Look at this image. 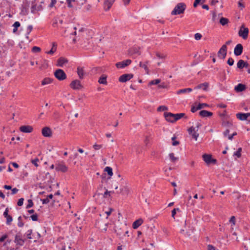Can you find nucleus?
Listing matches in <instances>:
<instances>
[{"label":"nucleus","instance_id":"1","mask_svg":"<svg viewBox=\"0 0 250 250\" xmlns=\"http://www.w3.org/2000/svg\"><path fill=\"white\" fill-rule=\"evenodd\" d=\"M186 8V5L183 2L178 3L171 12L172 15H179L183 13Z\"/></svg>","mask_w":250,"mask_h":250},{"label":"nucleus","instance_id":"2","mask_svg":"<svg viewBox=\"0 0 250 250\" xmlns=\"http://www.w3.org/2000/svg\"><path fill=\"white\" fill-rule=\"evenodd\" d=\"M54 76L56 79L60 81L66 79V74L63 70L61 69H58L55 71Z\"/></svg>","mask_w":250,"mask_h":250},{"label":"nucleus","instance_id":"3","mask_svg":"<svg viewBox=\"0 0 250 250\" xmlns=\"http://www.w3.org/2000/svg\"><path fill=\"white\" fill-rule=\"evenodd\" d=\"M121 228L115 226L114 230L117 235H118L120 238H123V237L125 236L124 230L126 228V225H122V224H121Z\"/></svg>","mask_w":250,"mask_h":250},{"label":"nucleus","instance_id":"4","mask_svg":"<svg viewBox=\"0 0 250 250\" xmlns=\"http://www.w3.org/2000/svg\"><path fill=\"white\" fill-rule=\"evenodd\" d=\"M227 46L226 45H223L217 53L218 57L221 59H224L227 53Z\"/></svg>","mask_w":250,"mask_h":250},{"label":"nucleus","instance_id":"5","mask_svg":"<svg viewBox=\"0 0 250 250\" xmlns=\"http://www.w3.org/2000/svg\"><path fill=\"white\" fill-rule=\"evenodd\" d=\"M248 28H244V25H242L238 32L239 36L242 37L244 39H246L248 38Z\"/></svg>","mask_w":250,"mask_h":250},{"label":"nucleus","instance_id":"6","mask_svg":"<svg viewBox=\"0 0 250 250\" xmlns=\"http://www.w3.org/2000/svg\"><path fill=\"white\" fill-rule=\"evenodd\" d=\"M131 63V60L129 59H127L126 60H124L121 62H118L116 63V66L118 68H123L128 65H129Z\"/></svg>","mask_w":250,"mask_h":250},{"label":"nucleus","instance_id":"7","mask_svg":"<svg viewBox=\"0 0 250 250\" xmlns=\"http://www.w3.org/2000/svg\"><path fill=\"white\" fill-rule=\"evenodd\" d=\"M237 118L241 121L247 120L249 121V117H250V113H238L236 114Z\"/></svg>","mask_w":250,"mask_h":250},{"label":"nucleus","instance_id":"8","mask_svg":"<svg viewBox=\"0 0 250 250\" xmlns=\"http://www.w3.org/2000/svg\"><path fill=\"white\" fill-rule=\"evenodd\" d=\"M133 77L132 74H125L121 75L119 79V81L122 83H125Z\"/></svg>","mask_w":250,"mask_h":250},{"label":"nucleus","instance_id":"9","mask_svg":"<svg viewBox=\"0 0 250 250\" xmlns=\"http://www.w3.org/2000/svg\"><path fill=\"white\" fill-rule=\"evenodd\" d=\"M203 159L207 164L215 163L216 162V160L212 159L211 155L209 154H204L203 155Z\"/></svg>","mask_w":250,"mask_h":250},{"label":"nucleus","instance_id":"10","mask_svg":"<svg viewBox=\"0 0 250 250\" xmlns=\"http://www.w3.org/2000/svg\"><path fill=\"white\" fill-rule=\"evenodd\" d=\"M70 86L71 88L75 90L80 89L82 87L80 81L78 80L73 81L71 83Z\"/></svg>","mask_w":250,"mask_h":250},{"label":"nucleus","instance_id":"11","mask_svg":"<svg viewBox=\"0 0 250 250\" xmlns=\"http://www.w3.org/2000/svg\"><path fill=\"white\" fill-rule=\"evenodd\" d=\"M243 45L240 44H237L234 49V54L235 56H238L242 54L243 52Z\"/></svg>","mask_w":250,"mask_h":250},{"label":"nucleus","instance_id":"12","mask_svg":"<svg viewBox=\"0 0 250 250\" xmlns=\"http://www.w3.org/2000/svg\"><path fill=\"white\" fill-rule=\"evenodd\" d=\"M14 242L17 245L22 246L25 243V239H22L20 234H16L15 237Z\"/></svg>","mask_w":250,"mask_h":250},{"label":"nucleus","instance_id":"13","mask_svg":"<svg viewBox=\"0 0 250 250\" xmlns=\"http://www.w3.org/2000/svg\"><path fill=\"white\" fill-rule=\"evenodd\" d=\"M55 169L57 171L65 172L67 171L68 167L64 164H59L56 165Z\"/></svg>","mask_w":250,"mask_h":250},{"label":"nucleus","instance_id":"14","mask_svg":"<svg viewBox=\"0 0 250 250\" xmlns=\"http://www.w3.org/2000/svg\"><path fill=\"white\" fill-rule=\"evenodd\" d=\"M42 135L45 137H50L52 136L51 129L49 127H44L42 130Z\"/></svg>","mask_w":250,"mask_h":250},{"label":"nucleus","instance_id":"15","mask_svg":"<svg viewBox=\"0 0 250 250\" xmlns=\"http://www.w3.org/2000/svg\"><path fill=\"white\" fill-rule=\"evenodd\" d=\"M33 130V127L30 125H22L20 127V130L23 133H30Z\"/></svg>","mask_w":250,"mask_h":250},{"label":"nucleus","instance_id":"16","mask_svg":"<svg viewBox=\"0 0 250 250\" xmlns=\"http://www.w3.org/2000/svg\"><path fill=\"white\" fill-rule=\"evenodd\" d=\"M188 131L189 134L191 135L193 138H194L195 140H197V138L199 136V133H197L195 131V127L193 126L190 127L188 129Z\"/></svg>","mask_w":250,"mask_h":250},{"label":"nucleus","instance_id":"17","mask_svg":"<svg viewBox=\"0 0 250 250\" xmlns=\"http://www.w3.org/2000/svg\"><path fill=\"white\" fill-rule=\"evenodd\" d=\"M174 114L170 112H165L164 113L166 120L169 122L173 123L175 122L174 120Z\"/></svg>","mask_w":250,"mask_h":250},{"label":"nucleus","instance_id":"18","mask_svg":"<svg viewBox=\"0 0 250 250\" xmlns=\"http://www.w3.org/2000/svg\"><path fill=\"white\" fill-rule=\"evenodd\" d=\"M246 88V86L242 83H239L235 86L234 89L237 92H242L245 90Z\"/></svg>","mask_w":250,"mask_h":250},{"label":"nucleus","instance_id":"19","mask_svg":"<svg viewBox=\"0 0 250 250\" xmlns=\"http://www.w3.org/2000/svg\"><path fill=\"white\" fill-rule=\"evenodd\" d=\"M209 84L208 83L205 82L200 84H198L194 88L195 89H203L204 90L206 91L208 87Z\"/></svg>","mask_w":250,"mask_h":250},{"label":"nucleus","instance_id":"20","mask_svg":"<svg viewBox=\"0 0 250 250\" xmlns=\"http://www.w3.org/2000/svg\"><path fill=\"white\" fill-rule=\"evenodd\" d=\"M199 115L202 117H207L211 116L213 115V113L211 112L203 110L199 112Z\"/></svg>","mask_w":250,"mask_h":250},{"label":"nucleus","instance_id":"21","mask_svg":"<svg viewBox=\"0 0 250 250\" xmlns=\"http://www.w3.org/2000/svg\"><path fill=\"white\" fill-rule=\"evenodd\" d=\"M67 62L68 61L66 59L63 57H60L57 61V65L60 67H62L64 64L67 63Z\"/></svg>","mask_w":250,"mask_h":250},{"label":"nucleus","instance_id":"22","mask_svg":"<svg viewBox=\"0 0 250 250\" xmlns=\"http://www.w3.org/2000/svg\"><path fill=\"white\" fill-rule=\"evenodd\" d=\"M107 76L103 74L99 78L98 83L100 84H107Z\"/></svg>","mask_w":250,"mask_h":250},{"label":"nucleus","instance_id":"23","mask_svg":"<svg viewBox=\"0 0 250 250\" xmlns=\"http://www.w3.org/2000/svg\"><path fill=\"white\" fill-rule=\"evenodd\" d=\"M129 53L131 55L133 54H137L140 55V52L139 51V48L137 46L133 47L132 48L129 49Z\"/></svg>","mask_w":250,"mask_h":250},{"label":"nucleus","instance_id":"24","mask_svg":"<svg viewBox=\"0 0 250 250\" xmlns=\"http://www.w3.org/2000/svg\"><path fill=\"white\" fill-rule=\"evenodd\" d=\"M148 62H149L148 61H146L144 63H143L141 62H140L139 63L140 67L143 68L145 69V70L146 71V73L147 74H149V69L147 66Z\"/></svg>","mask_w":250,"mask_h":250},{"label":"nucleus","instance_id":"25","mask_svg":"<svg viewBox=\"0 0 250 250\" xmlns=\"http://www.w3.org/2000/svg\"><path fill=\"white\" fill-rule=\"evenodd\" d=\"M143 221L142 219H139L134 221L132 225V227L134 229H137L139 226H140L143 223Z\"/></svg>","mask_w":250,"mask_h":250},{"label":"nucleus","instance_id":"26","mask_svg":"<svg viewBox=\"0 0 250 250\" xmlns=\"http://www.w3.org/2000/svg\"><path fill=\"white\" fill-rule=\"evenodd\" d=\"M57 50V44L55 42L52 43V48L48 51H46L45 53L47 54L52 55L54 54L55 52H56Z\"/></svg>","mask_w":250,"mask_h":250},{"label":"nucleus","instance_id":"27","mask_svg":"<svg viewBox=\"0 0 250 250\" xmlns=\"http://www.w3.org/2000/svg\"><path fill=\"white\" fill-rule=\"evenodd\" d=\"M113 4V2L111 1H109L108 0H106L104 2V8L105 11L108 10L110 7H111Z\"/></svg>","mask_w":250,"mask_h":250},{"label":"nucleus","instance_id":"28","mask_svg":"<svg viewBox=\"0 0 250 250\" xmlns=\"http://www.w3.org/2000/svg\"><path fill=\"white\" fill-rule=\"evenodd\" d=\"M192 91V89L191 88H184V89H181L178 90L176 92V93L177 94H180L181 93H189V92H191Z\"/></svg>","mask_w":250,"mask_h":250},{"label":"nucleus","instance_id":"29","mask_svg":"<svg viewBox=\"0 0 250 250\" xmlns=\"http://www.w3.org/2000/svg\"><path fill=\"white\" fill-rule=\"evenodd\" d=\"M77 73L80 79H82L84 75V71L83 68L79 67L77 68Z\"/></svg>","mask_w":250,"mask_h":250},{"label":"nucleus","instance_id":"30","mask_svg":"<svg viewBox=\"0 0 250 250\" xmlns=\"http://www.w3.org/2000/svg\"><path fill=\"white\" fill-rule=\"evenodd\" d=\"M52 82V79L49 78H45L42 81V85H44Z\"/></svg>","mask_w":250,"mask_h":250},{"label":"nucleus","instance_id":"31","mask_svg":"<svg viewBox=\"0 0 250 250\" xmlns=\"http://www.w3.org/2000/svg\"><path fill=\"white\" fill-rule=\"evenodd\" d=\"M185 115V114L183 113L174 114V121L175 122V121L179 120L180 119L183 117Z\"/></svg>","mask_w":250,"mask_h":250},{"label":"nucleus","instance_id":"32","mask_svg":"<svg viewBox=\"0 0 250 250\" xmlns=\"http://www.w3.org/2000/svg\"><path fill=\"white\" fill-rule=\"evenodd\" d=\"M229 20L226 18L222 17L220 20V23L222 25L224 26L228 24Z\"/></svg>","mask_w":250,"mask_h":250},{"label":"nucleus","instance_id":"33","mask_svg":"<svg viewBox=\"0 0 250 250\" xmlns=\"http://www.w3.org/2000/svg\"><path fill=\"white\" fill-rule=\"evenodd\" d=\"M104 171H106L108 175L110 176H112L113 175V172H112V168L111 167H106L104 168Z\"/></svg>","mask_w":250,"mask_h":250},{"label":"nucleus","instance_id":"34","mask_svg":"<svg viewBox=\"0 0 250 250\" xmlns=\"http://www.w3.org/2000/svg\"><path fill=\"white\" fill-rule=\"evenodd\" d=\"M20 25L21 24L19 21L15 22L13 25V26H14L13 32L14 33H15L17 31L18 27H19Z\"/></svg>","mask_w":250,"mask_h":250},{"label":"nucleus","instance_id":"35","mask_svg":"<svg viewBox=\"0 0 250 250\" xmlns=\"http://www.w3.org/2000/svg\"><path fill=\"white\" fill-rule=\"evenodd\" d=\"M28 5L26 6V5H22L21 6V12L24 15H26L28 13Z\"/></svg>","mask_w":250,"mask_h":250},{"label":"nucleus","instance_id":"36","mask_svg":"<svg viewBox=\"0 0 250 250\" xmlns=\"http://www.w3.org/2000/svg\"><path fill=\"white\" fill-rule=\"evenodd\" d=\"M32 29H33V26L32 25H29L27 26V29H26V37L27 38H28V35L30 34V33L32 31Z\"/></svg>","mask_w":250,"mask_h":250},{"label":"nucleus","instance_id":"37","mask_svg":"<svg viewBox=\"0 0 250 250\" xmlns=\"http://www.w3.org/2000/svg\"><path fill=\"white\" fill-rule=\"evenodd\" d=\"M222 125L226 127H230L232 125V124L229 121H224L222 123Z\"/></svg>","mask_w":250,"mask_h":250},{"label":"nucleus","instance_id":"38","mask_svg":"<svg viewBox=\"0 0 250 250\" xmlns=\"http://www.w3.org/2000/svg\"><path fill=\"white\" fill-rule=\"evenodd\" d=\"M169 158L172 162H175L178 160V158L175 157L173 153H170L169 154Z\"/></svg>","mask_w":250,"mask_h":250},{"label":"nucleus","instance_id":"39","mask_svg":"<svg viewBox=\"0 0 250 250\" xmlns=\"http://www.w3.org/2000/svg\"><path fill=\"white\" fill-rule=\"evenodd\" d=\"M244 61L243 60H240L238 61L237 63V66L239 69H243L244 68Z\"/></svg>","mask_w":250,"mask_h":250},{"label":"nucleus","instance_id":"40","mask_svg":"<svg viewBox=\"0 0 250 250\" xmlns=\"http://www.w3.org/2000/svg\"><path fill=\"white\" fill-rule=\"evenodd\" d=\"M18 226L19 227L21 228L24 226V223L22 221L21 216H19L18 218Z\"/></svg>","mask_w":250,"mask_h":250},{"label":"nucleus","instance_id":"41","mask_svg":"<svg viewBox=\"0 0 250 250\" xmlns=\"http://www.w3.org/2000/svg\"><path fill=\"white\" fill-rule=\"evenodd\" d=\"M242 151V148H239L237 150L234 152L233 155L236 156L238 158H240L241 156V152Z\"/></svg>","mask_w":250,"mask_h":250},{"label":"nucleus","instance_id":"42","mask_svg":"<svg viewBox=\"0 0 250 250\" xmlns=\"http://www.w3.org/2000/svg\"><path fill=\"white\" fill-rule=\"evenodd\" d=\"M6 224L7 225H11V222L13 221L12 217L11 215H9L8 216H7L6 217Z\"/></svg>","mask_w":250,"mask_h":250},{"label":"nucleus","instance_id":"43","mask_svg":"<svg viewBox=\"0 0 250 250\" xmlns=\"http://www.w3.org/2000/svg\"><path fill=\"white\" fill-rule=\"evenodd\" d=\"M161 82V80L160 79H155L153 80L152 81H151L149 84L150 85H155Z\"/></svg>","mask_w":250,"mask_h":250},{"label":"nucleus","instance_id":"44","mask_svg":"<svg viewBox=\"0 0 250 250\" xmlns=\"http://www.w3.org/2000/svg\"><path fill=\"white\" fill-rule=\"evenodd\" d=\"M32 233V229H29V230H27V231L26 233V237H27V238L28 239H32L33 238L32 237V236H31Z\"/></svg>","mask_w":250,"mask_h":250},{"label":"nucleus","instance_id":"45","mask_svg":"<svg viewBox=\"0 0 250 250\" xmlns=\"http://www.w3.org/2000/svg\"><path fill=\"white\" fill-rule=\"evenodd\" d=\"M201 105H197V106H192L191 108V111L192 113L195 112L197 110L201 109Z\"/></svg>","mask_w":250,"mask_h":250},{"label":"nucleus","instance_id":"46","mask_svg":"<svg viewBox=\"0 0 250 250\" xmlns=\"http://www.w3.org/2000/svg\"><path fill=\"white\" fill-rule=\"evenodd\" d=\"M176 137L173 136L172 137L171 140L172 141V145L174 146H177L179 144V142L175 140Z\"/></svg>","mask_w":250,"mask_h":250},{"label":"nucleus","instance_id":"47","mask_svg":"<svg viewBox=\"0 0 250 250\" xmlns=\"http://www.w3.org/2000/svg\"><path fill=\"white\" fill-rule=\"evenodd\" d=\"M34 205L33 202L32 200L29 199L28 200V204L26 207V208H29L31 207H32Z\"/></svg>","mask_w":250,"mask_h":250},{"label":"nucleus","instance_id":"48","mask_svg":"<svg viewBox=\"0 0 250 250\" xmlns=\"http://www.w3.org/2000/svg\"><path fill=\"white\" fill-rule=\"evenodd\" d=\"M167 110V107L165 105L160 106L157 108L158 111H165Z\"/></svg>","mask_w":250,"mask_h":250},{"label":"nucleus","instance_id":"49","mask_svg":"<svg viewBox=\"0 0 250 250\" xmlns=\"http://www.w3.org/2000/svg\"><path fill=\"white\" fill-rule=\"evenodd\" d=\"M41 48L38 46H34L32 48V51L34 53L39 52L41 51Z\"/></svg>","mask_w":250,"mask_h":250},{"label":"nucleus","instance_id":"50","mask_svg":"<svg viewBox=\"0 0 250 250\" xmlns=\"http://www.w3.org/2000/svg\"><path fill=\"white\" fill-rule=\"evenodd\" d=\"M111 192V191H109L107 190V189H105V191L104 192V194H103V197L104 198H108L110 196V193Z\"/></svg>","mask_w":250,"mask_h":250},{"label":"nucleus","instance_id":"51","mask_svg":"<svg viewBox=\"0 0 250 250\" xmlns=\"http://www.w3.org/2000/svg\"><path fill=\"white\" fill-rule=\"evenodd\" d=\"M234 62V60L232 58H229L227 61V63L230 66L233 65Z\"/></svg>","mask_w":250,"mask_h":250},{"label":"nucleus","instance_id":"52","mask_svg":"<svg viewBox=\"0 0 250 250\" xmlns=\"http://www.w3.org/2000/svg\"><path fill=\"white\" fill-rule=\"evenodd\" d=\"M39 161V160L38 158H36L35 159L31 160V163L36 167H38V162Z\"/></svg>","mask_w":250,"mask_h":250},{"label":"nucleus","instance_id":"53","mask_svg":"<svg viewBox=\"0 0 250 250\" xmlns=\"http://www.w3.org/2000/svg\"><path fill=\"white\" fill-rule=\"evenodd\" d=\"M31 219L32 221H37L38 220V215H37V214H33L31 216H30Z\"/></svg>","mask_w":250,"mask_h":250},{"label":"nucleus","instance_id":"54","mask_svg":"<svg viewBox=\"0 0 250 250\" xmlns=\"http://www.w3.org/2000/svg\"><path fill=\"white\" fill-rule=\"evenodd\" d=\"M229 222L232 223V226H234L235 225V217L234 216H232L230 217L229 220Z\"/></svg>","mask_w":250,"mask_h":250},{"label":"nucleus","instance_id":"55","mask_svg":"<svg viewBox=\"0 0 250 250\" xmlns=\"http://www.w3.org/2000/svg\"><path fill=\"white\" fill-rule=\"evenodd\" d=\"M37 5L36 4H32V6L31 7V12L33 13H34L35 11H37Z\"/></svg>","mask_w":250,"mask_h":250},{"label":"nucleus","instance_id":"56","mask_svg":"<svg viewBox=\"0 0 250 250\" xmlns=\"http://www.w3.org/2000/svg\"><path fill=\"white\" fill-rule=\"evenodd\" d=\"M202 36L200 33H197L194 35V38L196 40H199L201 39Z\"/></svg>","mask_w":250,"mask_h":250},{"label":"nucleus","instance_id":"57","mask_svg":"<svg viewBox=\"0 0 250 250\" xmlns=\"http://www.w3.org/2000/svg\"><path fill=\"white\" fill-rule=\"evenodd\" d=\"M8 237V235L6 234L3 235L0 238V243L4 242Z\"/></svg>","mask_w":250,"mask_h":250},{"label":"nucleus","instance_id":"58","mask_svg":"<svg viewBox=\"0 0 250 250\" xmlns=\"http://www.w3.org/2000/svg\"><path fill=\"white\" fill-rule=\"evenodd\" d=\"M24 199L23 198H21L19 199L18 202L17 203V205L19 206H21L23 204Z\"/></svg>","mask_w":250,"mask_h":250},{"label":"nucleus","instance_id":"59","mask_svg":"<svg viewBox=\"0 0 250 250\" xmlns=\"http://www.w3.org/2000/svg\"><path fill=\"white\" fill-rule=\"evenodd\" d=\"M156 56L159 59H165L166 56L163 54H160V53L157 52V53H156Z\"/></svg>","mask_w":250,"mask_h":250},{"label":"nucleus","instance_id":"60","mask_svg":"<svg viewBox=\"0 0 250 250\" xmlns=\"http://www.w3.org/2000/svg\"><path fill=\"white\" fill-rule=\"evenodd\" d=\"M179 210V208H174L172 211H171V216L174 218V216H175V215L176 213V211L177 210Z\"/></svg>","mask_w":250,"mask_h":250},{"label":"nucleus","instance_id":"61","mask_svg":"<svg viewBox=\"0 0 250 250\" xmlns=\"http://www.w3.org/2000/svg\"><path fill=\"white\" fill-rule=\"evenodd\" d=\"M72 1H75V0H66V2L67 3V6L69 8L73 7V5L71 4Z\"/></svg>","mask_w":250,"mask_h":250},{"label":"nucleus","instance_id":"62","mask_svg":"<svg viewBox=\"0 0 250 250\" xmlns=\"http://www.w3.org/2000/svg\"><path fill=\"white\" fill-rule=\"evenodd\" d=\"M56 2L57 0H51V3L49 5V7L50 8L53 7L54 6V5L56 3Z\"/></svg>","mask_w":250,"mask_h":250},{"label":"nucleus","instance_id":"63","mask_svg":"<svg viewBox=\"0 0 250 250\" xmlns=\"http://www.w3.org/2000/svg\"><path fill=\"white\" fill-rule=\"evenodd\" d=\"M102 147V145H97V144H95V145L93 146V148H94V149H95V150H99V149H100Z\"/></svg>","mask_w":250,"mask_h":250},{"label":"nucleus","instance_id":"64","mask_svg":"<svg viewBox=\"0 0 250 250\" xmlns=\"http://www.w3.org/2000/svg\"><path fill=\"white\" fill-rule=\"evenodd\" d=\"M43 204H47L49 202V199L48 198L45 199H41Z\"/></svg>","mask_w":250,"mask_h":250}]
</instances>
